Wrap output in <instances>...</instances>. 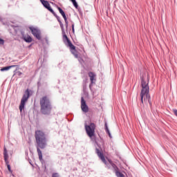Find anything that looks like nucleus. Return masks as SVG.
I'll return each instance as SVG.
<instances>
[{
    "label": "nucleus",
    "instance_id": "f257e3e1",
    "mask_svg": "<svg viewBox=\"0 0 177 177\" xmlns=\"http://www.w3.org/2000/svg\"><path fill=\"white\" fill-rule=\"evenodd\" d=\"M140 79H141V102L143 103V98L145 100H147L148 103L151 104V102L150 101V88L149 87V82L150 81V77L149 75H146V73H140Z\"/></svg>",
    "mask_w": 177,
    "mask_h": 177
},
{
    "label": "nucleus",
    "instance_id": "f03ea898",
    "mask_svg": "<svg viewBox=\"0 0 177 177\" xmlns=\"http://www.w3.org/2000/svg\"><path fill=\"white\" fill-rule=\"evenodd\" d=\"M35 139L36 143L37 145V153L39 156V158L40 161H42V151H41L40 149H45L46 147V137L45 136V133L40 130H37L35 131Z\"/></svg>",
    "mask_w": 177,
    "mask_h": 177
},
{
    "label": "nucleus",
    "instance_id": "7ed1b4c3",
    "mask_svg": "<svg viewBox=\"0 0 177 177\" xmlns=\"http://www.w3.org/2000/svg\"><path fill=\"white\" fill-rule=\"evenodd\" d=\"M96 153L97 154L99 158H100V160H102V162H104V164H105V165H106V167H108V168H113L115 171V175L117 177H125V176H124V174H122V173L117 171L118 168L117 166L113 163V162L109 159L106 160V158H104V156L103 155V152L101 151L100 149L96 148L95 149Z\"/></svg>",
    "mask_w": 177,
    "mask_h": 177
},
{
    "label": "nucleus",
    "instance_id": "20e7f679",
    "mask_svg": "<svg viewBox=\"0 0 177 177\" xmlns=\"http://www.w3.org/2000/svg\"><path fill=\"white\" fill-rule=\"evenodd\" d=\"M59 23L62 28L63 41L65 45L70 48L71 52L73 55H75V57H78V55H77V50H75V46L71 44V41H70V39H68V37H67V35H66V31L64 30V26H63V23H62V21H59Z\"/></svg>",
    "mask_w": 177,
    "mask_h": 177
},
{
    "label": "nucleus",
    "instance_id": "39448f33",
    "mask_svg": "<svg viewBox=\"0 0 177 177\" xmlns=\"http://www.w3.org/2000/svg\"><path fill=\"white\" fill-rule=\"evenodd\" d=\"M40 104L42 114H49V113H50L52 106H50V102H49V99L48 97H44L40 100Z\"/></svg>",
    "mask_w": 177,
    "mask_h": 177
},
{
    "label": "nucleus",
    "instance_id": "423d86ee",
    "mask_svg": "<svg viewBox=\"0 0 177 177\" xmlns=\"http://www.w3.org/2000/svg\"><path fill=\"white\" fill-rule=\"evenodd\" d=\"M84 128L88 137L91 138L95 136V129H96V125L94 123H88L87 121L84 123Z\"/></svg>",
    "mask_w": 177,
    "mask_h": 177
},
{
    "label": "nucleus",
    "instance_id": "0eeeda50",
    "mask_svg": "<svg viewBox=\"0 0 177 177\" xmlns=\"http://www.w3.org/2000/svg\"><path fill=\"white\" fill-rule=\"evenodd\" d=\"M29 30L31 31L33 37H35L39 41H41L42 36L41 35V30L38 26H30Z\"/></svg>",
    "mask_w": 177,
    "mask_h": 177
},
{
    "label": "nucleus",
    "instance_id": "6e6552de",
    "mask_svg": "<svg viewBox=\"0 0 177 177\" xmlns=\"http://www.w3.org/2000/svg\"><path fill=\"white\" fill-rule=\"evenodd\" d=\"M3 158L8 170L9 172H10V174H12V169L10 168V165L9 164V155L8 154V150L6 149V147H4L3 149Z\"/></svg>",
    "mask_w": 177,
    "mask_h": 177
},
{
    "label": "nucleus",
    "instance_id": "1a4fd4ad",
    "mask_svg": "<svg viewBox=\"0 0 177 177\" xmlns=\"http://www.w3.org/2000/svg\"><path fill=\"white\" fill-rule=\"evenodd\" d=\"M32 95V91L27 89L24 94L23 96V107H24V103H26V100H28V97H30Z\"/></svg>",
    "mask_w": 177,
    "mask_h": 177
},
{
    "label": "nucleus",
    "instance_id": "9d476101",
    "mask_svg": "<svg viewBox=\"0 0 177 177\" xmlns=\"http://www.w3.org/2000/svg\"><path fill=\"white\" fill-rule=\"evenodd\" d=\"M81 108L83 113H88L89 111V107L86 105V102L84 100V97L81 98Z\"/></svg>",
    "mask_w": 177,
    "mask_h": 177
},
{
    "label": "nucleus",
    "instance_id": "9b49d317",
    "mask_svg": "<svg viewBox=\"0 0 177 177\" xmlns=\"http://www.w3.org/2000/svg\"><path fill=\"white\" fill-rule=\"evenodd\" d=\"M40 1L41 2V4L43 5V6L46 8V9H48V10H49V12L53 13V15H55V11H53V9L50 8V4H49V2L48 1L40 0Z\"/></svg>",
    "mask_w": 177,
    "mask_h": 177
},
{
    "label": "nucleus",
    "instance_id": "f8f14e48",
    "mask_svg": "<svg viewBox=\"0 0 177 177\" xmlns=\"http://www.w3.org/2000/svg\"><path fill=\"white\" fill-rule=\"evenodd\" d=\"M88 77H90V80L91 82V84H90V88H92V84H95L96 80L95 79V73H92V72H90L88 73Z\"/></svg>",
    "mask_w": 177,
    "mask_h": 177
},
{
    "label": "nucleus",
    "instance_id": "ddd939ff",
    "mask_svg": "<svg viewBox=\"0 0 177 177\" xmlns=\"http://www.w3.org/2000/svg\"><path fill=\"white\" fill-rule=\"evenodd\" d=\"M24 39L25 42H28V43H30V42H32V38L31 36H30V35L25 36V37H24Z\"/></svg>",
    "mask_w": 177,
    "mask_h": 177
},
{
    "label": "nucleus",
    "instance_id": "4468645a",
    "mask_svg": "<svg viewBox=\"0 0 177 177\" xmlns=\"http://www.w3.org/2000/svg\"><path fill=\"white\" fill-rule=\"evenodd\" d=\"M105 131L106 133H108L109 138H112L111 133H110V130H109V127H107V123L105 124Z\"/></svg>",
    "mask_w": 177,
    "mask_h": 177
},
{
    "label": "nucleus",
    "instance_id": "2eb2a0df",
    "mask_svg": "<svg viewBox=\"0 0 177 177\" xmlns=\"http://www.w3.org/2000/svg\"><path fill=\"white\" fill-rule=\"evenodd\" d=\"M57 9L59 13H61L62 17H64V19L66 18V13H64V11H63V10L60 7H58Z\"/></svg>",
    "mask_w": 177,
    "mask_h": 177
},
{
    "label": "nucleus",
    "instance_id": "dca6fc26",
    "mask_svg": "<svg viewBox=\"0 0 177 177\" xmlns=\"http://www.w3.org/2000/svg\"><path fill=\"white\" fill-rule=\"evenodd\" d=\"M12 67H14V66L3 67L0 70V71H8V70H10V68H12Z\"/></svg>",
    "mask_w": 177,
    "mask_h": 177
},
{
    "label": "nucleus",
    "instance_id": "f3484780",
    "mask_svg": "<svg viewBox=\"0 0 177 177\" xmlns=\"http://www.w3.org/2000/svg\"><path fill=\"white\" fill-rule=\"evenodd\" d=\"M19 110L21 113V111H23V98H21V103H20V105H19Z\"/></svg>",
    "mask_w": 177,
    "mask_h": 177
},
{
    "label": "nucleus",
    "instance_id": "a211bd4d",
    "mask_svg": "<svg viewBox=\"0 0 177 177\" xmlns=\"http://www.w3.org/2000/svg\"><path fill=\"white\" fill-rule=\"evenodd\" d=\"M71 2L73 3V6L75 8H78V3H77V1L75 0H71Z\"/></svg>",
    "mask_w": 177,
    "mask_h": 177
},
{
    "label": "nucleus",
    "instance_id": "6ab92c4d",
    "mask_svg": "<svg viewBox=\"0 0 177 177\" xmlns=\"http://www.w3.org/2000/svg\"><path fill=\"white\" fill-rule=\"evenodd\" d=\"M64 19L65 21L66 27L67 28V27H68V21H67V17H65V18H64Z\"/></svg>",
    "mask_w": 177,
    "mask_h": 177
},
{
    "label": "nucleus",
    "instance_id": "aec40b11",
    "mask_svg": "<svg viewBox=\"0 0 177 177\" xmlns=\"http://www.w3.org/2000/svg\"><path fill=\"white\" fill-rule=\"evenodd\" d=\"M3 44H5V40L0 38V45H3Z\"/></svg>",
    "mask_w": 177,
    "mask_h": 177
},
{
    "label": "nucleus",
    "instance_id": "412c9836",
    "mask_svg": "<svg viewBox=\"0 0 177 177\" xmlns=\"http://www.w3.org/2000/svg\"><path fill=\"white\" fill-rule=\"evenodd\" d=\"M53 177H60V176L57 173H54L53 174Z\"/></svg>",
    "mask_w": 177,
    "mask_h": 177
},
{
    "label": "nucleus",
    "instance_id": "4be33fe9",
    "mask_svg": "<svg viewBox=\"0 0 177 177\" xmlns=\"http://www.w3.org/2000/svg\"><path fill=\"white\" fill-rule=\"evenodd\" d=\"M173 113H174V115L177 117V110L173 109Z\"/></svg>",
    "mask_w": 177,
    "mask_h": 177
},
{
    "label": "nucleus",
    "instance_id": "5701e85b",
    "mask_svg": "<svg viewBox=\"0 0 177 177\" xmlns=\"http://www.w3.org/2000/svg\"><path fill=\"white\" fill-rule=\"evenodd\" d=\"M54 16H55V17H57L58 21H60V18L59 17H57V15H56V13H55Z\"/></svg>",
    "mask_w": 177,
    "mask_h": 177
},
{
    "label": "nucleus",
    "instance_id": "b1692460",
    "mask_svg": "<svg viewBox=\"0 0 177 177\" xmlns=\"http://www.w3.org/2000/svg\"><path fill=\"white\" fill-rule=\"evenodd\" d=\"M54 16H55V17H57L58 21H60V18L59 17H57V15H56V13H55Z\"/></svg>",
    "mask_w": 177,
    "mask_h": 177
},
{
    "label": "nucleus",
    "instance_id": "393cba45",
    "mask_svg": "<svg viewBox=\"0 0 177 177\" xmlns=\"http://www.w3.org/2000/svg\"><path fill=\"white\" fill-rule=\"evenodd\" d=\"M72 31L73 32H74L75 30H74V24L72 25Z\"/></svg>",
    "mask_w": 177,
    "mask_h": 177
},
{
    "label": "nucleus",
    "instance_id": "a878e982",
    "mask_svg": "<svg viewBox=\"0 0 177 177\" xmlns=\"http://www.w3.org/2000/svg\"><path fill=\"white\" fill-rule=\"evenodd\" d=\"M78 60H79L80 63L82 64V59L81 58H79Z\"/></svg>",
    "mask_w": 177,
    "mask_h": 177
}]
</instances>
